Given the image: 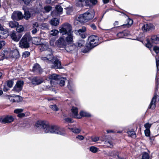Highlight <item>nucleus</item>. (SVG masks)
Wrapping results in <instances>:
<instances>
[{
    "label": "nucleus",
    "mask_w": 159,
    "mask_h": 159,
    "mask_svg": "<svg viewBox=\"0 0 159 159\" xmlns=\"http://www.w3.org/2000/svg\"><path fill=\"white\" fill-rule=\"evenodd\" d=\"M35 127L37 130L41 129L45 133L55 134L63 136L66 134V132L63 128L56 125H49L44 121H37Z\"/></svg>",
    "instance_id": "1"
},
{
    "label": "nucleus",
    "mask_w": 159,
    "mask_h": 159,
    "mask_svg": "<svg viewBox=\"0 0 159 159\" xmlns=\"http://www.w3.org/2000/svg\"><path fill=\"white\" fill-rule=\"evenodd\" d=\"M86 28L84 26H83L81 29L78 30H75L71 31V26L70 25V52L71 51H77L78 47L81 48L83 46L85 43V41L82 39L79 40L76 44L73 43V35L75 34L77 35H79L83 39L86 38V35L85 32L86 31Z\"/></svg>",
    "instance_id": "2"
},
{
    "label": "nucleus",
    "mask_w": 159,
    "mask_h": 159,
    "mask_svg": "<svg viewBox=\"0 0 159 159\" xmlns=\"http://www.w3.org/2000/svg\"><path fill=\"white\" fill-rule=\"evenodd\" d=\"M62 36L60 37L57 41V45L60 48H65L67 42H70V24H65L59 29Z\"/></svg>",
    "instance_id": "3"
},
{
    "label": "nucleus",
    "mask_w": 159,
    "mask_h": 159,
    "mask_svg": "<svg viewBox=\"0 0 159 159\" xmlns=\"http://www.w3.org/2000/svg\"><path fill=\"white\" fill-rule=\"evenodd\" d=\"M98 37L94 35L89 37L85 46L81 50L82 52L86 53L89 52L93 48L98 44Z\"/></svg>",
    "instance_id": "4"
},
{
    "label": "nucleus",
    "mask_w": 159,
    "mask_h": 159,
    "mask_svg": "<svg viewBox=\"0 0 159 159\" xmlns=\"http://www.w3.org/2000/svg\"><path fill=\"white\" fill-rule=\"evenodd\" d=\"M94 15V10L91 9L85 13L80 15L78 17V20L82 23H85L92 19Z\"/></svg>",
    "instance_id": "5"
},
{
    "label": "nucleus",
    "mask_w": 159,
    "mask_h": 159,
    "mask_svg": "<svg viewBox=\"0 0 159 159\" xmlns=\"http://www.w3.org/2000/svg\"><path fill=\"white\" fill-rule=\"evenodd\" d=\"M71 111L72 112V116L74 118L80 119L83 117H90L91 115L86 111H81L80 112V115L78 114V109L76 107L72 106Z\"/></svg>",
    "instance_id": "6"
},
{
    "label": "nucleus",
    "mask_w": 159,
    "mask_h": 159,
    "mask_svg": "<svg viewBox=\"0 0 159 159\" xmlns=\"http://www.w3.org/2000/svg\"><path fill=\"white\" fill-rule=\"evenodd\" d=\"M32 39L29 33H26L22 37L19 42L20 47L21 48H28L30 47L29 42Z\"/></svg>",
    "instance_id": "7"
},
{
    "label": "nucleus",
    "mask_w": 159,
    "mask_h": 159,
    "mask_svg": "<svg viewBox=\"0 0 159 159\" xmlns=\"http://www.w3.org/2000/svg\"><path fill=\"white\" fill-rule=\"evenodd\" d=\"M45 57H42L41 59L44 61L48 62L52 61L53 58V52L51 48H48L44 52Z\"/></svg>",
    "instance_id": "8"
},
{
    "label": "nucleus",
    "mask_w": 159,
    "mask_h": 159,
    "mask_svg": "<svg viewBox=\"0 0 159 159\" xmlns=\"http://www.w3.org/2000/svg\"><path fill=\"white\" fill-rule=\"evenodd\" d=\"M24 82L22 80H18L13 88V90L16 92H19L22 89Z\"/></svg>",
    "instance_id": "9"
},
{
    "label": "nucleus",
    "mask_w": 159,
    "mask_h": 159,
    "mask_svg": "<svg viewBox=\"0 0 159 159\" xmlns=\"http://www.w3.org/2000/svg\"><path fill=\"white\" fill-rule=\"evenodd\" d=\"M23 16L20 11H14L11 15V18L13 20H19L23 18Z\"/></svg>",
    "instance_id": "10"
},
{
    "label": "nucleus",
    "mask_w": 159,
    "mask_h": 159,
    "mask_svg": "<svg viewBox=\"0 0 159 159\" xmlns=\"http://www.w3.org/2000/svg\"><path fill=\"white\" fill-rule=\"evenodd\" d=\"M120 152L116 150L110 151L108 152V155L113 158H115L117 157V159H125V158L124 157H120Z\"/></svg>",
    "instance_id": "11"
},
{
    "label": "nucleus",
    "mask_w": 159,
    "mask_h": 159,
    "mask_svg": "<svg viewBox=\"0 0 159 159\" xmlns=\"http://www.w3.org/2000/svg\"><path fill=\"white\" fill-rule=\"evenodd\" d=\"M43 79L41 77L35 76L31 80L32 84L34 86L39 85L43 82Z\"/></svg>",
    "instance_id": "12"
},
{
    "label": "nucleus",
    "mask_w": 159,
    "mask_h": 159,
    "mask_svg": "<svg viewBox=\"0 0 159 159\" xmlns=\"http://www.w3.org/2000/svg\"><path fill=\"white\" fill-rule=\"evenodd\" d=\"M14 118L11 116H7L4 118H0V123L2 124L9 123L13 122Z\"/></svg>",
    "instance_id": "13"
},
{
    "label": "nucleus",
    "mask_w": 159,
    "mask_h": 159,
    "mask_svg": "<svg viewBox=\"0 0 159 159\" xmlns=\"http://www.w3.org/2000/svg\"><path fill=\"white\" fill-rule=\"evenodd\" d=\"M10 36L12 39L16 42H18L22 36V35L18 33H15L14 31L11 32Z\"/></svg>",
    "instance_id": "14"
},
{
    "label": "nucleus",
    "mask_w": 159,
    "mask_h": 159,
    "mask_svg": "<svg viewBox=\"0 0 159 159\" xmlns=\"http://www.w3.org/2000/svg\"><path fill=\"white\" fill-rule=\"evenodd\" d=\"M33 71L37 74H40L43 72V70L41 68L39 64H36L33 67Z\"/></svg>",
    "instance_id": "15"
},
{
    "label": "nucleus",
    "mask_w": 159,
    "mask_h": 159,
    "mask_svg": "<svg viewBox=\"0 0 159 159\" xmlns=\"http://www.w3.org/2000/svg\"><path fill=\"white\" fill-rule=\"evenodd\" d=\"M51 68H52L60 69L62 68L61 65V62L59 60L56 59L54 61L53 65L52 66Z\"/></svg>",
    "instance_id": "16"
},
{
    "label": "nucleus",
    "mask_w": 159,
    "mask_h": 159,
    "mask_svg": "<svg viewBox=\"0 0 159 159\" xmlns=\"http://www.w3.org/2000/svg\"><path fill=\"white\" fill-rule=\"evenodd\" d=\"M129 34V32L126 30H124L122 31H120L116 34V36L117 39H120L122 38H125Z\"/></svg>",
    "instance_id": "17"
},
{
    "label": "nucleus",
    "mask_w": 159,
    "mask_h": 159,
    "mask_svg": "<svg viewBox=\"0 0 159 159\" xmlns=\"http://www.w3.org/2000/svg\"><path fill=\"white\" fill-rule=\"evenodd\" d=\"M150 42L152 43L156 44H159V34L151 36Z\"/></svg>",
    "instance_id": "18"
},
{
    "label": "nucleus",
    "mask_w": 159,
    "mask_h": 159,
    "mask_svg": "<svg viewBox=\"0 0 159 159\" xmlns=\"http://www.w3.org/2000/svg\"><path fill=\"white\" fill-rule=\"evenodd\" d=\"M157 98V96L156 93L154 94L153 97L152 98L148 108L152 109H154L156 107L155 103L156 101V99Z\"/></svg>",
    "instance_id": "19"
},
{
    "label": "nucleus",
    "mask_w": 159,
    "mask_h": 159,
    "mask_svg": "<svg viewBox=\"0 0 159 159\" xmlns=\"http://www.w3.org/2000/svg\"><path fill=\"white\" fill-rule=\"evenodd\" d=\"M60 77L59 75H57L55 74L49 75L48 77L49 79L52 80L51 81V84L52 82V80H55V81L59 80H60Z\"/></svg>",
    "instance_id": "20"
},
{
    "label": "nucleus",
    "mask_w": 159,
    "mask_h": 159,
    "mask_svg": "<svg viewBox=\"0 0 159 159\" xmlns=\"http://www.w3.org/2000/svg\"><path fill=\"white\" fill-rule=\"evenodd\" d=\"M0 35V39H5L7 38L8 36V31L7 30L4 29L3 30L1 31Z\"/></svg>",
    "instance_id": "21"
},
{
    "label": "nucleus",
    "mask_w": 159,
    "mask_h": 159,
    "mask_svg": "<svg viewBox=\"0 0 159 159\" xmlns=\"http://www.w3.org/2000/svg\"><path fill=\"white\" fill-rule=\"evenodd\" d=\"M72 125H70V130L75 134H78L80 133L81 129L80 128H77L75 127H72Z\"/></svg>",
    "instance_id": "22"
},
{
    "label": "nucleus",
    "mask_w": 159,
    "mask_h": 159,
    "mask_svg": "<svg viewBox=\"0 0 159 159\" xmlns=\"http://www.w3.org/2000/svg\"><path fill=\"white\" fill-rule=\"evenodd\" d=\"M70 95L71 94H74L76 93L75 87L73 83H71L70 80Z\"/></svg>",
    "instance_id": "23"
},
{
    "label": "nucleus",
    "mask_w": 159,
    "mask_h": 159,
    "mask_svg": "<svg viewBox=\"0 0 159 159\" xmlns=\"http://www.w3.org/2000/svg\"><path fill=\"white\" fill-rule=\"evenodd\" d=\"M50 24L52 25L56 26L59 24V21L58 19L54 18L51 20L50 21Z\"/></svg>",
    "instance_id": "24"
},
{
    "label": "nucleus",
    "mask_w": 159,
    "mask_h": 159,
    "mask_svg": "<svg viewBox=\"0 0 159 159\" xmlns=\"http://www.w3.org/2000/svg\"><path fill=\"white\" fill-rule=\"evenodd\" d=\"M8 24L9 26L11 28H15L19 25L18 22L14 21L9 22Z\"/></svg>",
    "instance_id": "25"
},
{
    "label": "nucleus",
    "mask_w": 159,
    "mask_h": 159,
    "mask_svg": "<svg viewBox=\"0 0 159 159\" xmlns=\"http://www.w3.org/2000/svg\"><path fill=\"white\" fill-rule=\"evenodd\" d=\"M106 139V138L103 139V141H105V143L110 148H112L113 146V143L112 141H109L108 140H105Z\"/></svg>",
    "instance_id": "26"
},
{
    "label": "nucleus",
    "mask_w": 159,
    "mask_h": 159,
    "mask_svg": "<svg viewBox=\"0 0 159 159\" xmlns=\"http://www.w3.org/2000/svg\"><path fill=\"white\" fill-rule=\"evenodd\" d=\"M89 149L90 151L93 153H96L98 150V148H97L93 146L90 147Z\"/></svg>",
    "instance_id": "27"
},
{
    "label": "nucleus",
    "mask_w": 159,
    "mask_h": 159,
    "mask_svg": "<svg viewBox=\"0 0 159 159\" xmlns=\"http://www.w3.org/2000/svg\"><path fill=\"white\" fill-rule=\"evenodd\" d=\"M23 17L25 19L28 20L30 17V14L29 11H25Z\"/></svg>",
    "instance_id": "28"
},
{
    "label": "nucleus",
    "mask_w": 159,
    "mask_h": 159,
    "mask_svg": "<svg viewBox=\"0 0 159 159\" xmlns=\"http://www.w3.org/2000/svg\"><path fill=\"white\" fill-rule=\"evenodd\" d=\"M49 107L50 108L55 111H58L59 110V108L55 104L50 105Z\"/></svg>",
    "instance_id": "29"
},
{
    "label": "nucleus",
    "mask_w": 159,
    "mask_h": 159,
    "mask_svg": "<svg viewBox=\"0 0 159 159\" xmlns=\"http://www.w3.org/2000/svg\"><path fill=\"white\" fill-rule=\"evenodd\" d=\"M13 57L16 58H17L19 57V52L17 50H15L12 52Z\"/></svg>",
    "instance_id": "30"
},
{
    "label": "nucleus",
    "mask_w": 159,
    "mask_h": 159,
    "mask_svg": "<svg viewBox=\"0 0 159 159\" xmlns=\"http://www.w3.org/2000/svg\"><path fill=\"white\" fill-rule=\"evenodd\" d=\"M127 133L130 137H132L134 135H135V137H136V134L133 130L129 131L127 132Z\"/></svg>",
    "instance_id": "31"
},
{
    "label": "nucleus",
    "mask_w": 159,
    "mask_h": 159,
    "mask_svg": "<svg viewBox=\"0 0 159 159\" xmlns=\"http://www.w3.org/2000/svg\"><path fill=\"white\" fill-rule=\"evenodd\" d=\"M16 30L18 33H20L22 32L24 30V28L21 25H18L17 26Z\"/></svg>",
    "instance_id": "32"
},
{
    "label": "nucleus",
    "mask_w": 159,
    "mask_h": 159,
    "mask_svg": "<svg viewBox=\"0 0 159 159\" xmlns=\"http://www.w3.org/2000/svg\"><path fill=\"white\" fill-rule=\"evenodd\" d=\"M14 83L13 80H11L7 81V85L8 87L11 88L12 87Z\"/></svg>",
    "instance_id": "33"
},
{
    "label": "nucleus",
    "mask_w": 159,
    "mask_h": 159,
    "mask_svg": "<svg viewBox=\"0 0 159 159\" xmlns=\"http://www.w3.org/2000/svg\"><path fill=\"white\" fill-rule=\"evenodd\" d=\"M149 155L146 152H144L143 154L142 159H149Z\"/></svg>",
    "instance_id": "34"
},
{
    "label": "nucleus",
    "mask_w": 159,
    "mask_h": 159,
    "mask_svg": "<svg viewBox=\"0 0 159 159\" xmlns=\"http://www.w3.org/2000/svg\"><path fill=\"white\" fill-rule=\"evenodd\" d=\"M149 26V25L148 24L144 25L142 27V30L144 31H147L150 30L149 28H147Z\"/></svg>",
    "instance_id": "35"
},
{
    "label": "nucleus",
    "mask_w": 159,
    "mask_h": 159,
    "mask_svg": "<svg viewBox=\"0 0 159 159\" xmlns=\"http://www.w3.org/2000/svg\"><path fill=\"white\" fill-rule=\"evenodd\" d=\"M147 43L146 44V47L150 49L152 46V43H150L149 40L147 39Z\"/></svg>",
    "instance_id": "36"
},
{
    "label": "nucleus",
    "mask_w": 159,
    "mask_h": 159,
    "mask_svg": "<svg viewBox=\"0 0 159 159\" xmlns=\"http://www.w3.org/2000/svg\"><path fill=\"white\" fill-rule=\"evenodd\" d=\"M51 7L49 6L45 7L44 8L45 11H43V12L44 13L48 12L51 10Z\"/></svg>",
    "instance_id": "37"
},
{
    "label": "nucleus",
    "mask_w": 159,
    "mask_h": 159,
    "mask_svg": "<svg viewBox=\"0 0 159 159\" xmlns=\"http://www.w3.org/2000/svg\"><path fill=\"white\" fill-rule=\"evenodd\" d=\"M20 96H17L13 99L11 98L10 100L11 101L12 100L13 102H19L20 101Z\"/></svg>",
    "instance_id": "38"
},
{
    "label": "nucleus",
    "mask_w": 159,
    "mask_h": 159,
    "mask_svg": "<svg viewBox=\"0 0 159 159\" xmlns=\"http://www.w3.org/2000/svg\"><path fill=\"white\" fill-rule=\"evenodd\" d=\"M56 9L58 13L62 12L63 10L62 8L60 5L57 6L56 7Z\"/></svg>",
    "instance_id": "39"
},
{
    "label": "nucleus",
    "mask_w": 159,
    "mask_h": 159,
    "mask_svg": "<svg viewBox=\"0 0 159 159\" xmlns=\"http://www.w3.org/2000/svg\"><path fill=\"white\" fill-rule=\"evenodd\" d=\"M153 50L157 54L159 53V47L157 46H155L153 47Z\"/></svg>",
    "instance_id": "40"
},
{
    "label": "nucleus",
    "mask_w": 159,
    "mask_h": 159,
    "mask_svg": "<svg viewBox=\"0 0 159 159\" xmlns=\"http://www.w3.org/2000/svg\"><path fill=\"white\" fill-rule=\"evenodd\" d=\"M30 55V53L28 51H25L23 52L22 56L24 58H26L28 57Z\"/></svg>",
    "instance_id": "41"
},
{
    "label": "nucleus",
    "mask_w": 159,
    "mask_h": 159,
    "mask_svg": "<svg viewBox=\"0 0 159 159\" xmlns=\"http://www.w3.org/2000/svg\"><path fill=\"white\" fill-rule=\"evenodd\" d=\"M58 31L56 30H54L51 31V34L52 35L55 36L58 33Z\"/></svg>",
    "instance_id": "42"
},
{
    "label": "nucleus",
    "mask_w": 159,
    "mask_h": 159,
    "mask_svg": "<svg viewBox=\"0 0 159 159\" xmlns=\"http://www.w3.org/2000/svg\"><path fill=\"white\" fill-rule=\"evenodd\" d=\"M24 109L22 108L16 109L14 111V112L16 114H19L20 113L23 111Z\"/></svg>",
    "instance_id": "43"
},
{
    "label": "nucleus",
    "mask_w": 159,
    "mask_h": 159,
    "mask_svg": "<svg viewBox=\"0 0 159 159\" xmlns=\"http://www.w3.org/2000/svg\"><path fill=\"white\" fill-rule=\"evenodd\" d=\"M75 139H76L82 141L84 139V137L81 135H78L76 136Z\"/></svg>",
    "instance_id": "44"
},
{
    "label": "nucleus",
    "mask_w": 159,
    "mask_h": 159,
    "mask_svg": "<svg viewBox=\"0 0 159 159\" xmlns=\"http://www.w3.org/2000/svg\"><path fill=\"white\" fill-rule=\"evenodd\" d=\"M85 6H86L91 7L92 5L91 4L90 0H85Z\"/></svg>",
    "instance_id": "45"
},
{
    "label": "nucleus",
    "mask_w": 159,
    "mask_h": 159,
    "mask_svg": "<svg viewBox=\"0 0 159 159\" xmlns=\"http://www.w3.org/2000/svg\"><path fill=\"white\" fill-rule=\"evenodd\" d=\"M128 20V21H129L128 24H124L123 25H122V26H127L128 25H131L133 23V20H132L131 19H129Z\"/></svg>",
    "instance_id": "46"
},
{
    "label": "nucleus",
    "mask_w": 159,
    "mask_h": 159,
    "mask_svg": "<svg viewBox=\"0 0 159 159\" xmlns=\"http://www.w3.org/2000/svg\"><path fill=\"white\" fill-rule=\"evenodd\" d=\"M62 118L64 123H70V118L69 117H62Z\"/></svg>",
    "instance_id": "47"
},
{
    "label": "nucleus",
    "mask_w": 159,
    "mask_h": 159,
    "mask_svg": "<svg viewBox=\"0 0 159 159\" xmlns=\"http://www.w3.org/2000/svg\"><path fill=\"white\" fill-rule=\"evenodd\" d=\"M48 48H49L48 47V46L46 45H43L42 46L41 48H40V49L42 51H45Z\"/></svg>",
    "instance_id": "48"
},
{
    "label": "nucleus",
    "mask_w": 159,
    "mask_h": 159,
    "mask_svg": "<svg viewBox=\"0 0 159 159\" xmlns=\"http://www.w3.org/2000/svg\"><path fill=\"white\" fill-rule=\"evenodd\" d=\"M99 137H92L91 139L93 142H95L99 140Z\"/></svg>",
    "instance_id": "49"
},
{
    "label": "nucleus",
    "mask_w": 159,
    "mask_h": 159,
    "mask_svg": "<svg viewBox=\"0 0 159 159\" xmlns=\"http://www.w3.org/2000/svg\"><path fill=\"white\" fill-rule=\"evenodd\" d=\"M156 64L157 67V72L159 71V59L157 60V58L156 57Z\"/></svg>",
    "instance_id": "50"
},
{
    "label": "nucleus",
    "mask_w": 159,
    "mask_h": 159,
    "mask_svg": "<svg viewBox=\"0 0 159 159\" xmlns=\"http://www.w3.org/2000/svg\"><path fill=\"white\" fill-rule=\"evenodd\" d=\"M151 125L148 123H146L144 125V127L146 128V129H149L151 127Z\"/></svg>",
    "instance_id": "51"
},
{
    "label": "nucleus",
    "mask_w": 159,
    "mask_h": 159,
    "mask_svg": "<svg viewBox=\"0 0 159 159\" xmlns=\"http://www.w3.org/2000/svg\"><path fill=\"white\" fill-rule=\"evenodd\" d=\"M144 133L146 136H149L150 135V130L149 129H146L144 131Z\"/></svg>",
    "instance_id": "52"
},
{
    "label": "nucleus",
    "mask_w": 159,
    "mask_h": 159,
    "mask_svg": "<svg viewBox=\"0 0 159 159\" xmlns=\"http://www.w3.org/2000/svg\"><path fill=\"white\" fill-rule=\"evenodd\" d=\"M90 1L92 6L96 5L98 2V0H90Z\"/></svg>",
    "instance_id": "53"
},
{
    "label": "nucleus",
    "mask_w": 159,
    "mask_h": 159,
    "mask_svg": "<svg viewBox=\"0 0 159 159\" xmlns=\"http://www.w3.org/2000/svg\"><path fill=\"white\" fill-rule=\"evenodd\" d=\"M2 54L4 56H8V52L7 51H5L4 50L2 51Z\"/></svg>",
    "instance_id": "54"
},
{
    "label": "nucleus",
    "mask_w": 159,
    "mask_h": 159,
    "mask_svg": "<svg viewBox=\"0 0 159 159\" xmlns=\"http://www.w3.org/2000/svg\"><path fill=\"white\" fill-rule=\"evenodd\" d=\"M59 80H60V83H59L60 85L61 86H64L65 85V81L63 80H60V79Z\"/></svg>",
    "instance_id": "55"
},
{
    "label": "nucleus",
    "mask_w": 159,
    "mask_h": 159,
    "mask_svg": "<svg viewBox=\"0 0 159 159\" xmlns=\"http://www.w3.org/2000/svg\"><path fill=\"white\" fill-rule=\"evenodd\" d=\"M76 5L77 6L80 7H82L83 6L82 3L79 2L78 1L76 2Z\"/></svg>",
    "instance_id": "56"
},
{
    "label": "nucleus",
    "mask_w": 159,
    "mask_h": 159,
    "mask_svg": "<svg viewBox=\"0 0 159 159\" xmlns=\"http://www.w3.org/2000/svg\"><path fill=\"white\" fill-rule=\"evenodd\" d=\"M5 44V42L3 41H0V49H1L2 47L4 46Z\"/></svg>",
    "instance_id": "57"
},
{
    "label": "nucleus",
    "mask_w": 159,
    "mask_h": 159,
    "mask_svg": "<svg viewBox=\"0 0 159 159\" xmlns=\"http://www.w3.org/2000/svg\"><path fill=\"white\" fill-rule=\"evenodd\" d=\"M62 116L63 117H69L68 116H69L68 113H67L66 112H63L62 113Z\"/></svg>",
    "instance_id": "58"
},
{
    "label": "nucleus",
    "mask_w": 159,
    "mask_h": 159,
    "mask_svg": "<svg viewBox=\"0 0 159 159\" xmlns=\"http://www.w3.org/2000/svg\"><path fill=\"white\" fill-rule=\"evenodd\" d=\"M25 116V114L24 113H19L17 115V116L21 118L24 117Z\"/></svg>",
    "instance_id": "59"
},
{
    "label": "nucleus",
    "mask_w": 159,
    "mask_h": 159,
    "mask_svg": "<svg viewBox=\"0 0 159 159\" xmlns=\"http://www.w3.org/2000/svg\"><path fill=\"white\" fill-rule=\"evenodd\" d=\"M37 29L36 28H34L32 30L31 32L32 34H34L37 32Z\"/></svg>",
    "instance_id": "60"
},
{
    "label": "nucleus",
    "mask_w": 159,
    "mask_h": 159,
    "mask_svg": "<svg viewBox=\"0 0 159 159\" xmlns=\"http://www.w3.org/2000/svg\"><path fill=\"white\" fill-rule=\"evenodd\" d=\"M90 27L91 28H92L93 30H95L97 28L96 26L94 24H92L90 25Z\"/></svg>",
    "instance_id": "61"
},
{
    "label": "nucleus",
    "mask_w": 159,
    "mask_h": 159,
    "mask_svg": "<svg viewBox=\"0 0 159 159\" xmlns=\"http://www.w3.org/2000/svg\"><path fill=\"white\" fill-rule=\"evenodd\" d=\"M33 27H39V25H38V23H37V22H35V23H34L33 24Z\"/></svg>",
    "instance_id": "62"
},
{
    "label": "nucleus",
    "mask_w": 159,
    "mask_h": 159,
    "mask_svg": "<svg viewBox=\"0 0 159 159\" xmlns=\"http://www.w3.org/2000/svg\"><path fill=\"white\" fill-rule=\"evenodd\" d=\"M42 27H44L45 28H48V25L47 24L43 23L42 25Z\"/></svg>",
    "instance_id": "63"
},
{
    "label": "nucleus",
    "mask_w": 159,
    "mask_h": 159,
    "mask_svg": "<svg viewBox=\"0 0 159 159\" xmlns=\"http://www.w3.org/2000/svg\"><path fill=\"white\" fill-rule=\"evenodd\" d=\"M102 2L104 4H106L109 2V0H102Z\"/></svg>",
    "instance_id": "64"
}]
</instances>
